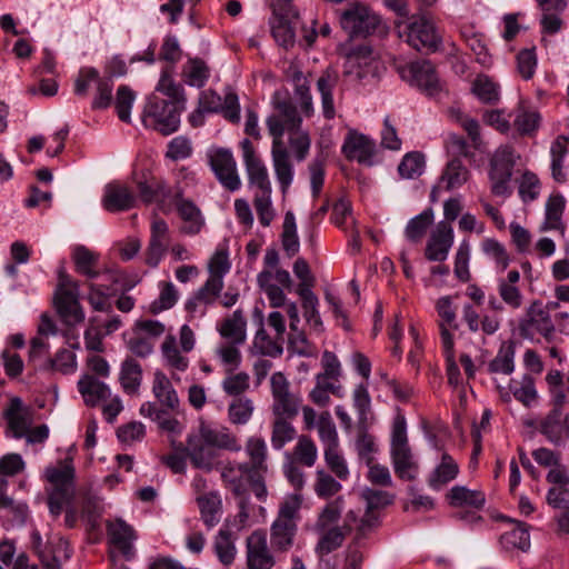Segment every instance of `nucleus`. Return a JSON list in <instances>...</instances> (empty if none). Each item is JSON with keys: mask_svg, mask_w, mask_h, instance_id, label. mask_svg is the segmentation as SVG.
Returning <instances> with one entry per match:
<instances>
[{"mask_svg": "<svg viewBox=\"0 0 569 569\" xmlns=\"http://www.w3.org/2000/svg\"><path fill=\"white\" fill-rule=\"evenodd\" d=\"M397 31L399 38L417 51L435 52L440 44L435 26L423 17L409 23H398Z\"/></svg>", "mask_w": 569, "mask_h": 569, "instance_id": "nucleus-11", "label": "nucleus"}, {"mask_svg": "<svg viewBox=\"0 0 569 569\" xmlns=\"http://www.w3.org/2000/svg\"><path fill=\"white\" fill-rule=\"evenodd\" d=\"M368 427L369 425L358 426L355 446L359 459L366 463H371L375 460L373 455L377 452L378 447L375 437L368 432Z\"/></svg>", "mask_w": 569, "mask_h": 569, "instance_id": "nucleus-57", "label": "nucleus"}, {"mask_svg": "<svg viewBox=\"0 0 569 569\" xmlns=\"http://www.w3.org/2000/svg\"><path fill=\"white\" fill-rule=\"evenodd\" d=\"M519 156L513 147L500 146L492 154L489 163L488 177L491 182V192L498 197H509L512 190L509 182Z\"/></svg>", "mask_w": 569, "mask_h": 569, "instance_id": "nucleus-9", "label": "nucleus"}, {"mask_svg": "<svg viewBox=\"0 0 569 569\" xmlns=\"http://www.w3.org/2000/svg\"><path fill=\"white\" fill-rule=\"evenodd\" d=\"M453 244V229L447 222H439L430 234L425 249V257L429 261L442 262Z\"/></svg>", "mask_w": 569, "mask_h": 569, "instance_id": "nucleus-21", "label": "nucleus"}, {"mask_svg": "<svg viewBox=\"0 0 569 569\" xmlns=\"http://www.w3.org/2000/svg\"><path fill=\"white\" fill-rule=\"evenodd\" d=\"M448 502L453 508L472 507L480 509L486 502V496L480 490H471L465 486H455L447 493Z\"/></svg>", "mask_w": 569, "mask_h": 569, "instance_id": "nucleus-38", "label": "nucleus"}, {"mask_svg": "<svg viewBox=\"0 0 569 569\" xmlns=\"http://www.w3.org/2000/svg\"><path fill=\"white\" fill-rule=\"evenodd\" d=\"M254 411L253 401L247 397L234 398L228 406L230 423L243 426L249 422Z\"/></svg>", "mask_w": 569, "mask_h": 569, "instance_id": "nucleus-54", "label": "nucleus"}, {"mask_svg": "<svg viewBox=\"0 0 569 569\" xmlns=\"http://www.w3.org/2000/svg\"><path fill=\"white\" fill-rule=\"evenodd\" d=\"M152 392L162 408L168 410H176L178 408L179 399L177 392L173 389L171 381L161 371H157L154 373Z\"/></svg>", "mask_w": 569, "mask_h": 569, "instance_id": "nucleus-39", "label": "nucleus"}, {"mask_svg": "<svg viewBox=\"0 0 569 569\" xmlns=\"http://www.w3.org/2000/svg\"><path fill=\"white\" fill-rule=\"evenodd\" d=\"M436 310L440 318L439 320V332L440 342L443 345V337L447 335L450 340H453L451 330H458L459 325L457 322V312L452 303L451 296H445L437 300Z\"/></svg>", "mask_w": 569, "mask_h": 569, "instance_id": "nucleus-35", "label": "nucleus"}, {"mask_svg": "<svg viewBox=\"0 0 569 569\" xmlns=\"http://www.w3.org/2000/svg\"><path fill=\"white\" fill-rule=\"evenodd\" d=\"M281 246L288 258L295 257L300 250L296 218L291 211H287L284 214L281 232Z\"/></svg>", "mask_w": 569, "mask_h": 569, "instance_id": "nucleus-48", "label": "nucleus"}, {"mask_svg": "<svg viewBox=\"0 0 569 569\" xmlns=\"http://www.w3.org/2000/svg\"><path fill=\"white\" fill-rule=\"evenodd\" d=\"M353 407L358 413V426L369 425L371 413V398L368 387L363 383L358 385L352 393Z\"/></svg>", "mask_w": 569, "mask_h": 569, "instance_id": "nucleus-60", "label": "nucleus"}, {"mask_svg": "<svg viewBox=\"0 0 569 569\" xmlns=\"http://www.w3.org/2000/svg\"><path fill=\"white\" fill-rule=\"evenodd\" d=\"M77 387L88 407H96L110 397L109 387L90 373L81 376Z\"/></svg>", "mask_w": 569, "mask_h": 569, "instance_id": "nucleus-26", "label": "nucleus"}, {"mask_svg": "<svg viewBox=\"0 0 569 569\" xmlns=\"http://www.w3.org/2000/svg\"><path fill=\"white\" fill-rule=\"evenodd\" d=\"M279 260L278 251L274 248H268L263 257L264 268L257 276V283L272 308L284 306V290L291 291L293 286L289 271L279 268Z\"/></svg>", "mask_w": 569, "mask_h": 569, "instance_id": "nucleus-4", "label": "nucleus"}, {"mask_svg": "<svg viewBox=\"0 0 569 569\" xmlns=\"http://www.w3.org/2000/svg\"><path fill=\"white\" fill-rule=\"evenodd\" d=\"M341 152L349 161H357L360 164L372 166L376 143L362 133L350 131L345 138Z\"/></svg>", "mask_w": 569, "mask_h": 569, "instance_id": "nucleus-20", "label": "nucleus"}, {"mask_svg": "<svg viewBox=\"0 0 569 569\" xmlns=\"http://www.w3.org/2000/svg\"><path fill=\"white\" fill-rule=\"evenodd\" d=\"M53 303L57 312L66 322L80 323L84 320V312L79 302V284L63 268L58 272Z\"/></svg>", "mask_w": 569, "mask_h": 569, "instance_id": "nucleus-8", "label": "nucleus"}, {"mask_svg": "<svg viewBox=\"0 0 569 569\" xmlns=\"http://www.w3.org/2000/svg\"><path fill=\"white\" fill-rule=\"evenodd\" d=\"M208 163L220 184L228 191H237L241 187L237 161L230 149L212 148L207 153Z\"/></svg>", "mask_w": 569, "mask_h": 569, "instance_id": "nucleus-13", "label": "nucleus"}, {"mask_svg": "<svg viewBox=\"0 0 569 569\" xmlns=\"http://www.w3.org/2000/svg\"><path fill=\"white\" fill-rule=\"evenodd\" d=\"M515 527L501 536V543L506 548H517L527 551L530 547L529 526L526 522L511 520Z\"/></svg>", "mask_w": 569, "mask_h": 569, "instance_id": "nucleus-50", "label": "nucleus"}, {"mask_svg": "<svg viewBox=\"0 0 569 569\" xmlns=\"http://www.w3.org/2000/svg\"><path fill=\"white\" fill-rule=\"evenodd\" d=\"M169 227L163 219H154L151 223L150 240L146 252V263L157 267L169 248Z\"/></svg>", "mask_w": 569, "mask_h": 569, "instance_id": "nucleus-22", "label": "nucleus"}, {"mask_svg": "<svg viewBox=\"0 0 569 569\" xmlns=\"http://www.w3.org/2000/svg\"><path fill=\"white\" fill-rule=\"evenodd\" d=\"M302 496L298 492L287 496L279 506L274 521L270 527V542L274 551L287 552L298 532Z\"/></svg>", "mask_w": 569, "mask_h": 569, "instance_id": "nucleus-3", "label": "nucleus"}, {"mask_svg": "<svg viewBox=\"0 0 569 569\" xmlns=\"http://www.w3.org/2000/svg\"><path fill=\"white\" fill-rule=\"evenodd\" d=\"M198 106L207 113H221L226 120L233 124L240 122V103L238 94L230 90L222 98L216 90L200 91Z\"/></svg>", "mask_w": 569, "mask_h": 569, "instance_id": "nucleus-15", "label": "nucleus"}, {"mask_svg": "<svg viewBox=\"0 0 569 569\" xmlns=\"http://www.w3.org/2000/svg\"><path fill=\"white\" fill-rule=\"evenodd\" d=\"M338 73L331 69L323 71L317 80V90L321 98L322 114L327 120H332L336 117L333 90L338 84Z\"/></svg>", "mask_w": 569, "mask_h": 569, "instance_id": "nucleus-28", "label": "nucleus"}, {"mask_svg": "<svg viewBox=\"0 0 569 569\" xmlns=\"http://www.w3.org/2000/svg\"><path fill=\"white\" fill-rule=\"evenodd\" d=\"M289 418L274 417L271 431V446L276 450H281L288 442L296 438V428L289 421Z\"/></svg>", "mask_w": 569, "mask_h": 569, "instance_id": "nucleus-53", "label": "nucleus"}, {"mask_svg": "<svg viewBox=\"0 0 569 569\" xmlns=\"http://www.w3.org/2000/svg\"><path fill=\"white\" fill-rule=\"evenodd\" d=\"M342 489L341 483L337 478L330 475L323 469L316 471V480L313 483V490L316 495L321 499H330Z\"/></svg>", "mask_w": 569, "mask_h": 569, "instance_id": "nucleus-56", "label": "nucleus"}, {"mask_svg": "<svg viewBox=\"0 0 569 569\" xmlns=\"http://www.w3.org/2000/svg\"><path fill=\"white\" fill-rule=\"evenodd\" d=\"M173 68L164 67L161 70L160 79L157 83L156 91L168 98V101L179 106V109H186L187 96L181 83L177 82L172 76Z\"/></svg>", "mask_w": 569, "mask_h": 569, "instance_id": "nucleus-30", "label": "nucleus"}, {"mask_svg": "<svg viewBox=\"0 0 569 569\" xmlns=\"http://www.w3.org/2000/svg\"><path fill=\"white\" fill-rule=\"evenodd\" d=\"M243 162L248 173L249 184L257 188L256 193H271V183L268 171L261 159L256 154L254 147L249 139L240 142Z\"/></svg>", "mask_w": 569, "mask_h": 569, "instance_id": "nucleus-18", "label": "nucleus"}, {"mask_svg": "<svg viewBox=\"0 0 569 569\" xmlns=\"http://www.w3.org/2000/svg\"><path fill=\"white\" fill-rule=\"evenodd\" d=\"M211 76V69L201 58H189L181 69L183 82L190 87L201 89Z\"/></svg>", "mask_w": 569, "mask_h": 569, "instance_id": "nucleus-34", "label": "nucleus"}, {"mask_svg": "<svg viewBox=\"0 0 569 569\" xmlns=\"http://www.w3.org/2000/svg\"><path fill=\"white\" fill-rule=\"evenodd\" d=\"M76 271L89 279H96L100 272L97 270L98 256L84 246H78L72 253Z\"/></svg>", "mask_w": 569, "mask_h": 569, "instance_id": "nucleus-45", "label": "nucleus"}, {"mask_svg": "<svg viewBox=\"0 0 569 569\" xmlns=\"http://www.w3.org/2000/svg\"><path fill=\"white\" fill-rule=\"evenodd\" d=\"M76 367V355L68 349H61L56 353L54 358L47 360L44 369L68 375L73 372Z\"/></svg>", "mask_w": 569, "mask_h": 569, "instance_id": "nucleus-63", "label": "nucleus"}, {"mask_svg": "<svg viewBox=\"0 0 569 569\" xmlns=\"http://www.w3.org/2000/svg\"><path fill=\"white\" fill-rule=\"evenodd\" d=\"M177 211L183 221L181 232L194 236L201 231L204 226V219L194 202L187 199H180L177 201Z\"/></svg>", "mask_w": 569, "mask_h": 569, "instance_id": "nucleus-33", "label": "nucleus"}, {"mask_svg": "<svg viewBox=\"0 0 569 569\" xmlns=\"http://www.w3.org/2000/svg\"><path fill=\"white\" fill-rule=\"evenodd\" d=\"M323 458L327 468L338 480L346 481L349 479L350 470L347 460L341 452L340 445L331 448H325Z\"/></svg>", "mask_w": 569, "mask_h": 569, "instance_id": "nucleus-52", "label": "nucleus"}, {"mask_svg": "<svg viewBox=\"0 0 569 569\" xmlns=\"http://www.w3.org/2000/svg\"><path fill=\"white\" fill-rule=\"evenodd\" d=\"M399 72L405 81L428 97H438L445 89L435 66L428 60L410 62Z\"/></svg>", "mask_w": 569, "mask_h": 569, "instance_id": "nucleus-10", "label": "nucleus"}, {"mask_svg": "<svg viewBox=\"0 0 569 569\" xmlns=\"http://www.w3.org/2000/svg\"><path fill=\"white\" fill-rule=\"evenodd\" d=\"M221 478L226 487L236 496L248 495L249 489L253 491L259 500L267 496L264 479L253 472L250 466L243 462H228L221 471Z\"/></svg>", "mask_w": 569, "mask_h": 569, "instance_id": "nucleus-5", "label": "nucleus"}, {"mask_svg": "<svg viewBox=\"0 0 569 569\" xmlns=\"http://www.w3.org/2000/svg\"><path fill=\"white\" fill-rule=\"evenodd\" d=\"M469 176L470 172L467 167L463 166L460 158L456 157L447 163L440 177V183H443L445 189L450 191L465 184Z\"/></svg>", "mask_w": 569, "mask_h": 569, "instance_id": "nucleus-43", "label": "nucleus"}, {"mask_svg": "<svg viewBox=\"0 0 569 569\" xmlns=\"http://www.w3.org/2000/svg\"><path fill=\"white\" fill-rule=\"evenodd\" d=\"M515 342L511 340L503 341L496 357L488 363V372L511 375L515 370Z\"/></svg>", "mask_w": 569, "mask_h": 569, "instance_id": "nucleus-40", "label": "nucleus"}, {"mask_svg": "<svg viewBox=\"0 0 569 569\" xmlns=\"http://www.w3.org/2000/svg\"><path fill=\"white\" fill-rule=\"evenodd\" d=\"M343 498L338 497L329 501L320 511L316 520V530L326 529L336 526L341 517Z\"/></svg>", "mask_w": 569, "mask_h": 569, "instance_id": "nucleus-61", "label": "nucleus"}, {"mask_svg": "<svg viewBox=\"0 0 569 569\" xmlns=\"http://www.w3.org/2000/svg\"><path fill=\"white\" fill-rule=\"evenodd\" d=\"M274 113L270 114L266 120L269 134L272 137V143L280 146L283 143L284 132H292L302 128V117L288 97H280L279 93L273 96Z\"/></svg>", "mask_w": 569, "mask_h": 569, "instance_id": "nucleus-7", "label": "nucleus"}, {"mask_svg": "<svg viewBox=\"0 0 569 569\" xmlns=\"http://www.w3.org/2000/svg\"><path fill=\"white\" fill-rule=\"evenodd\" d=\"M272 161L276 177L280 183L282 192H286L293 179V169L289 159L288 150L284 143L280 146L272 143Z\"/></svg>", "mask_w": 569, "mask_h": 569, "instance_id": "nucleus-36", "label": "nucleus"}, {"mask_svg": "<svg viewBox=\"0 0 569 569\" xmlns=\"http://www.w3.org/2000/svg\"><path fill=\"white\" fill-rule=\"evenodd\" d=\"M184 110L152 93L147 99L142 120L146 126H150L163 136H169L179 129L180 116Z\"/></svg>", "mask_w": 569, "mask_h": 569, "instance_id": "nucleus-6", "label": "nucleus"}, {"mask_svg": "<svg viewBox=\"0 0 569 569\" xmlns=\"http://www.w3.org/2000/svg\"><path fill=\"white\" fill-rule=\"evenodd\" d=\"M4 417L14 438H22L27 435L30 421L28 415L22 412V402L19 398H13L7 409Z\"/></svg>", "mask_w": 569, "mask_h": 569, "instance_id": "nucleus-44", "label": "nucleus"}, {"mask_svg": "<svg viewBox=\"0 0 569 569\" xmlns=\"http://www.w3.org/2000/svg\"><path fill=\"white\" fill-rule=\"evenodd\" d=\"M509 389L515 399L526 407H530L537 400L535 378L530 375H523L520 379H511Z\"/></svg>", "mask_w": 569, "mask_h": 569, "instance_id": "nucleus-47", "label": "nucleus"}, {"mask_svg": "<svg viewBox=\"0 0 569 569\" xmlns=\"http://www.w3.org/2000/svg\"><path fill=\"white\" fill-rule=\"evenodd\" d=\"M138 198L146 204L163 201L171 196V190L167 182L156 177L150 169L143 168L132 173Z\"/></svg>", "mask_w": 569, "mask_h": 569, "instance_id": "nucleus-17", "label": "nucleus"}, {"mask_svg": "<svg viewBox=\"0 0 569 569\" xmlns=\"http://www.w3.org/2000/svg\"><path fill=\"white\" fill-rule=\"evenodd\" d=\"M271 33L274 40L282 47H292L295 43V31L289 20L276 12L270 19Z\"/></svg>", "mask_w": 569, "mask_h": 569, "instance_id": "nucleus-58", "label": "nucleus"}, {"mask_svg": "<svg viewBox=\"0 0 569 569\" xmlns=\"http://www.w3.org/2000/svg\"><path fill=\"white\" fill-rule=\"evenodd\" d=\"M425 157L418 151L407 153L398 166V172L402 178L412 179L422 173Z\"/></svg>", "mask_w": 569, "mask_h": 569, "instance_id": "nucleus-64", "label": "nucleus"}, {"mask_svg": "<svg viewBox=\"0 0 569 569\" xmlns=\"http://www.w3.org/2000/svg\"><path fill=\"white\" fill-rule=\"evenodd\" d=\"M433 222L432 209H426L418 216L410 219L405 229L406 238L412 243H419Z\"/></svg>", "mask_w": 569, "mask_h": 569, "instance_id": "nucleus-49", "label": "nucleus"}, {"mask_svg": "<svg viewBox=\"0 0 569 569\" xmlns=\"http://www.w3.org/2000/svg\"><path fill=\"white\" fill-rule=\"evenodd\" d=\"M390 453L392 463L412 458L407 437V421L399 409L392 422Z\"/></svg>", "mask_w": 569, "mask_h": 569, "instance_id": "nucleus-25", "label": "nucleus"}, {"mask_svg": "<svg viewBox=\"0 0 569 569\" xmlns=\"http://www.w3.org/2000/svg\"><path fill=\"white\" fill-rule=\"evenodd\" d=\"M107 535L109 541L121 551L126 557L132 555V541L136 539L134 531L131 526L122 519L107 522Z\"/></svg>", "mask_w": 569, "mask_h": 569, "instance_id": "nucleus-29", "label": "nucleus"}, {"mask_svg": "<svg viewBox=\"0 0 569 569\" xmlns=\"http://www.w3.org/2000/svg\"><path fill=\"white\" fill-rule=\"evenodd\" d=\"M566 201L561 194H552L546 203V220L543 224L545 230H561L563 232L565 226L561 218L565 210Z\"/></svg>", "mask_w": 569, "mask_h": 569, "instance_id": "nucleus-51", "label": "nucleus"}, {"mask_svg": "<svg viewBox=\"0 0 569 569\" xmlns=\"http://www.w3.org/2000/svg\"><path fill=\"white\" fill-rule=\"evenodd\" d=\"M248 569H271L274 557L267 543V535L263 530H254L246 541Z\"/></svg>", "mask_w": 569, "mask_h": 569, "instance_id": "nucleus-19", "label": "nucleus"}, {"mask_svg": "<svg viewBox=\"0 0 569 569\" xmlns=\"http://www.w3.org/2000/svg\"><path fill=\"white\" fill-rule=\"evenodd\" d=\"M317 430L323 449L340 445L337 427L328 411L320 413L317 421Z\"/></svg>", "mask_w": 569, "mask_h": 569, "instance_id": "nucleus-59", "label": "nucleus"}, {"mask_svg": "<svg viewBox=\"0 0 569 569\" xmlns=\"http://www.w3.org/2000/svg\"><path fill=\"white\" fill-rule=\"evenodd\" d=\"M318 458V449L315 441L307 435L298 437L293 448V461L306 467H313Z\"/></svg>", "mask_w": 569, "mask_h": 569, "instance_id": "nucleus-55", "label": "nucleus"}, {"mask_svg": "<svg viewBox=\"0 0 569 569\" xmlns=\"http://www.w3.org/2000/svg\"><path fill=\"white\" fill-rule=\"evenodd\" d=\"M141 366L133 358H127L122 362L119 377L123 391L128 395L137 393L141 385Z\"/></svg>", "mask_w": 569, "mask_h": 569, "instance_id": "nucleus-46", "label": "nucleus"}, {"mask_svg": "<svg viewBox=\"0 0 569 569\" xmlns=\"http://www.w3.org/2000/svg\"><path fill=\"white\" fill-rule=\"evenodd\" d=\"M180 449L194 468L210 472L216 468L220 450L239 451L241 446L228 428L217 429L200 421L198 428L188 435L186 446L180 445Z\"/></svg>", "mask_w": 569, "mask_h": 569, "instance_id": "nucleus-1", "label": "nucleus"}, {"mask_svg": "<svg viewBox=\"0 0 569 569\" xmlns=\"http://www.w3.org/2000/svg\"><path fill=\"white\" fill-rule=\"evenodd\" d=\"M246 455L249 461L247 466L257 472L264 479V475L268 472V448L263 438L261 437H249L244 445Z\"/></svg>", "mask_w": 569, "mask_h": 569, "instance_id": "nucleus-31", "label": "nucleus"}, {"mask_svg": "<svg viewBox=\"0 0 569 569\" xmlns=\"http://www.w3.org/2000/svg\"><path fill=\"white\" fill-rule=\"evenodd\" d=\"M380 19L368 7L353 3L340 16V24L350 38L366 37L372 33Z\"/></svg>", "mask_w": 569, "mask_h": 569, "instance_id": "nucleus-16", "label": "nucleus"}, {"mask_svg": "<svg viewBox=\"0 0 569 569\" xmlns=\"http://www.w3.org/2000/svg\"><path fill=\"white\" fill-rule=\"evenodd\" d=\"M223 288V280L218 277H209L204 284L186 303V310L203 316L208 305L214 302Z\"/></svg>", "mask_w": 569, "mask_h": 569, "instance_id": "nucleus-23", "label": "nucleus"}, {"mask_svg": "<svg viewBox=\"0 0 569 569\" xmlns=\"http://www.w3.org/2000/svg\"><path fill=\"white\" fill-rule=\"evenodd\" d=\"M518 329L523 339L531 341H539L538 336L550 341L555 333L551 317L538 300L530 305L525 317L519 320Z\"/></svg>", "mask_w": 569, "mask_h": 569, "instance_id": "nucleus-12", "label": "nucleus"}, {"mask_svg": "<svg viewBox=\"0 0 569 569\" xmlns=\"http://www.w3.org/2000/svg\"><path fill=\"white\" fill-rule=\"evenodd\" d=\"M270 388L273 416L293 419L299 412L301 398L290 391V383L286 376L280 371L272 373Z\"/></svg>", "mask_w": 569, "mask_h": 569, "instance_id": "nucleus-14", "label": "nucleus"}, {"mask_svg": "<svg viewBox=\"0 0 569 569\" xmlns=\"http://www.w3.org/2000/svg\"><path fill=\"white\" fill-rule=\"evenodd\" d=\"M541 124V114L537 109L520 106L513 126L522 137H535Z\"/></svg>", "mask_w": 569, "mask_h": 569, "instance_id": "nucleus-42", "label": "nucleus"}, {"mask_svg": "<svg viewBox=\"0 0 569 569\" xmlns=\"http://www.w3.org/2000/svg\"><path fill=\"white\" fill-rule=\"evenodd\" d=\"M203 523L209 528H213L220 521L222 502L217 492H209L197 498Z\"/></svg>", "mask_w": 569, "mask_h": 569, "instance_id": "nucleus-41", "label": "nucleus"}, {"mask_svg": "<svg viewBox=\"0 0 569 569\" xmlns=\"http://www.w3.org/2000/svg\"><path fill=\"white\" fill-rule=\"evenodd\" d=\"M46 476L51 486L50 489H48V507L50 513L54 517H59L64 510V525L68 528H73L77 523V509L73 506L76 495L74 468L69 463L56 468H48Z\"/></svg>", "mask_w": 569, "mask_h": 569, "instance_id": "nucleus-2", "label": "nucleus"}, {"mask_svg": "<svg viewBox=\"0 0 569 569\" xmlns=\"http://www.w3.org/2000/svg\"><path fill=\"white\" fill-rule=\"evenodd\" d=\"M247 321L242 310L238 309L218 326L220 336L233 345H242L246 341Z\"/></svg>", "mask_w": 569, "mask_h": 569, "instance_id": "nucleus-32", "label": "nucleus"}, {"mask_svg": "<svg viewBox=\"0 0 569 569\" xmlns=\"http://www.w3.org/2000/svg\"><path fill=\"white\" fill-rule=\"evenodd\" d=\"M137 197L123 184L109 183L102 197V207L109 212L128 211L136 206Z\"/></svg>", "mask_w": 569, "mask_h": 569, "instance_id": "nucleus-24", "label": "nucleus"}, {"mask_svg": "<svg viewBox=\"0 0 569 569\" xmlns=\"http://www.w3.org/2000/svg\"><path fill=\"white\" fill-rule=\"evenodd\" d=\"M317 532L319 533V539L315 550L319 557H325L343 545L346 537L351 532V527L348 525L333 526L326 529H317Z\"/></svg>", "mask_w": 569, "mask_h": 569, "instance_id": "nucleus-27", "label": "nucleus"}, {"mask_svg": "<svg viewBox=\"0 0 569 569\" xmlns=\"http://www.w3.org/2000/svg\"><path fill=\"white\" fill-rule=\"evenodd\" d=\"M472 92L485 103H496L499 100L498 86L487 76L476 78Z\"/></svg>", "mask_w": 569, "mask_h": 569, "instance_id": "nucleus-62", "label": "nucleus"}, {"mask_svg": "<svg viewBox=\"0 0 569 569\" xmlns=\"http://www.w3.org/2000/svg\"><path fill=\"white\" fill-rule=\"evenodd\" d=\"M458 473V463L449 453L443 452L440 463L435 468L428 478V485L433 490H440L448 482L456 479Z\"/></svg>", "mask_w": 569, "mask_h": 569, "instance_id": "nucleus-37", "label": "nucleus"}]
</instances>
